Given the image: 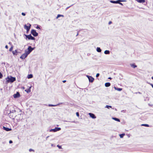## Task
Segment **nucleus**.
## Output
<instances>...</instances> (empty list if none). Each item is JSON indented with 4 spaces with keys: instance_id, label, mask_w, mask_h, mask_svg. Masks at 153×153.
Instances as JSON below:
<instances>
[{
    "instance_id": "obj_1",
    "label": "nucleus",
    "mask_w": 153,
    "mask_h": 153,
    "mask_svg": "<svg viewBox=\"0 0 153 153\" xmlns=\"http://www.w3.org/2000/svg\"><path fill=\"white\" fill-rule=\"evenodd\" d=\"M6 79L7 82H13L16 80V78L12 76H11L10 78H9L8 76Z\"/></svg>"
},
{
    "instance_id": "obj_2",
    "label": "nucleus",
    "mask_w": 153,
    "mask_h": 153,
    "mask_svg": "<svg viewBox=\"0 0 153 153\" xmlns=\"http://www.w3.org/2000/svg\"><path fill=\"white\" fill-rule=\"evenodd\" d=\"M125 1L124 0H118L116 1L110 0V2L114 4H119L120 2H124Z\"/></svg>"
},
{
    "instance_id": "obj_3",
    "label": "nucleus",
    "mask_w": 153,
    "mask_h": 153,
    "mask_svg": "<svg viewBox=\"0 0 153 153\" xmlns=\"http://www.w3.org/2000/svg\"><path fill=\"white\" fill-rule=\"evenodd\" d=\"M27 25H28V26H27L26 25H25L24 26V28L26 30L27 32L29 31L31 26V25L30 24L27 23Z\"/></svg>"
},
{
    "instance_id": "obj_4",
    "label": "nucleus",
    "mask_w": 153,
    "mask_h": 153,
    "mask_svg": "<svg viewBox=\"0 0 153 153\" xmlns=\"http://www.w3.org/2000/svg\"><path fill=\"white\" fill-rule=\"evenodd\" d=\"M34 48H32L31 46H29L28 48L27 51H26V52L27 53V54H29L33 50Z\"/></svg>"
},
{
    "instance_id": "obj_5",
    "label": "nucleus",
    "mask_w": 153,
    "mask_h": 153,
    "mask_svg": "<svg viewBox=\"0 0 153 153\" xmlns=\"http://www.w3.org/2000/svg\"><path fill=\"white\" fill-rule=\"evenodd\" d=\"M22 114H19L16 116V117L17 120H22Z\"/></svg>"
},
{
    "instance_id": "obj_6",
    "label": "nucleus",
    "mask_w": 153,
    "mask_h": 153,
    "mask_svg": "<svg viewBox=\"0 0 153 153\" xmlns=\"http://www.w3.org/2000/svg\"><path fill=\"white\" fill-rule=\"evenodd\" d=\"M31 33L34 36H36L38 35V33L36 32V30L33 29L31 30Z\"/></svg>"
},
{
    "instance_id": "obj_7",
    "label": "nucleus",
    "mask_w": 153,
    "mask_h": 153,
    "mask_svg": "<svg viewBox=\"0 0 153 153\" xmlns=\"http://www.w3.org/2000/svg\"><path fill=\"white\" fill-rule=\"evenodd\" d=\"M26 37L29 40H34L35 39V38L34 37L32 36L30 34L29 35H25Z\"/></svg>"
},
{
    "instance_id": "obj_8",
    "label": "nucleus",
    "mask_w": 153,
    "mask_h": 153,
    "mask_svg": "<svg viewBox=\"0 0 153 153\" xmlns=\"http://www.w3.org/2000/svg\"><path fill=\"white\" fill-rule=\"evenodd\" d=\"M28 55V54L26 52L25 53L23 54H22L21 56H20V58L22 59H25Z\"/></svg>"
},
{
    "instance_id": "obj_9",
    "label": "nucleus",
    "mask_w": 153,
    "mask_h": 153,
    "mask_svg": "<svg viewBox=\"0 0 153 153\" xmlns=\"http://www.w3.org/2000/svg\"><path fill=\"white\" fill-rule=\"evenodd\" d=\"M9 117L12 119H14V117H16L15 114L13 112L10 113L9 114Z\"/></svg>"
},
{
    "instance_id": "obj_10",
    "label": "nucleus",
    "mask_w": 153,
    "mask_h": 153,
    "mask_svg": "<svg viewBox=\"0 0 153 153\" xmlns=\"http://www.w3.org/2000/svg\"><path fill=\"white\" fill-rule=\"evenodd\" d=\"M87 76L89 79V82H92L94 81V79L92 77L88 75H87Z\"/></svg>"
},
{
    "instance_id": "obj_11",
    "label": "nucleus",
    "mask_w": 153,
    "mask_h": 153,
    "mask_svg": "<svg viewBox=\"0 0 153 153\" xmlns=\"http://www.w3.org/2000/svg\"><path fill=\"white\" fill-rule=\"evenodd\" d=\"M13 96L14 98H18L20 97V94L19 92H17L16 94H14Z\"/></svg>"
},
{
    "instance_id": "obj_12",
    "label": "nucleus",
    "mask_w": 153,
    "mask_h": 153,
    "mask_svg": "<svg viewBox=\"0 0 153 153\" xmlns=\"http://www.w3.org/2000/svg\"><path fill=\"white\" fill-rule=\"evenodd\" d=\"M89 115L90 117L92 118L93 119H95L96 118V117L93 114L91 113H89Z\"/></svg>"
},
{
    "instance_id": "obj_13",
    "label": "nucleus",
    "mask_w": 153,
    "mask_h": 153,
    "mask_svg": "<svg viewBox=\"0 0 153 153\" xmlns=\"http://www.w3.org/2000/svg\"><path fill=\"white\" fill-rule=\"evenodd\" d=\"M61 130V128H58L56 127L54 129H52V131L54 132H56L57 131H59Z\"/></svg>"
},
{
    "instance_id": "obj_14",
    "label": "nucleus",
    "mask_w": 153,
    "mask_h": 153,
    "mask_svg": "<svg viewBox=\"0 0 153 153\" xmlns=\"http://www.w3.org/2000/svg\"><path fill=\"white\" fill-rule=\"evenodd\" d=\"M31 86L29 87V88L27 89H26L25 90V91L27 93H29L31 91Z\"/></svg>"
},
{
    "instance_id": "obj_15",
    "label": "nucleus",
    "mask_w": 153,
    "mask_h": 153,
    "mask_svg": "<svg viewBox=\"0 0 153 153\" xmlns=\"http://www.w3.org/2000/svg\"><path fill=\"white\" fill-rule=\"evenodd\" d=\"M137 2L140 3H144L145 1V0H135Z\"/></svg>"
},
{
    "instance_id": "obj_16",
    "label": "nucleus",
    "mask_w": 153,
    "mask_h": 153,
    "mask_svg": "<svg viewBox=\"0 0 153 153\" xmlns=\"http://www.w3.org/2000/svg\"><path fill=\"white\" fill-rule=\"evenodd\" d=\"M111 84L110 82H106L105 84V86L106 87H108L110 86Z\"/></svg>"
},
{
    "instance_id": "obj_17",
    "label": "nucleus",
    "mask_w": 153,
    "mask_h": 153,
    "mask_svg": "<svg viewBox=\"0 0 153 153\" xmlns=\"http://www.w3.org/2000/svg\"><path fill=\"white\" fill-rule=\"evenodd\" d=\"M114 89L119 91H120L122 90V88H116V87H114Z\"/></svg>"
},
{
    "instance_id": "obj_18",
    "label": "nucleus",
    "mask_w": 153,
    "mask_h": 153,
    "mask_svg": "<svg viewBox=\"0 0 153 153\" xmlns=\"http://www.w3.org/2000/svg\"><path fill=\"white\" fill-rule=\"evenodd\" d=\"M3 128L6 131H9L11 130V129L10 128H6L4 127Z\"/></svg>"
},
{
    "instance_id": "obj_19",
    "label": "nucleus",
    "mask_w": 153,
    "mask_h": 153,
    "mask_svg": "<svg viewBox=\"0 0 153 153\" xmlns=\"http://www.w3.org/2000/svg\"><path fill=\"white\" fill-rule=\"evenodd\" d=\"M12 53L14 55H17V52L16 50H15V51H12Z\"/></svg>"
},
{
    "instance_id": "obj_20",
    "label": "nucleus",
    "mask_w": 153,
    "mask_h": 153,
    "mask_svg": "<svg viewBox=\"0 0 153 153\" xmlns=\"http://www.w3.org/2000/svg\"><path fill=\"white\" fill-rule=\"evenodd\" d=\"M131 66L134 68H135L137 67V66L135 65L134 64H131L130 65Z\"/></svg>"
},
{
    "instance_id": "obj_21",
    "label": "nucleus",
    "mask_w": 153,
    "mask_h": 153,
    "mask_svg": "<svg viewBox=\"0 0 153 153\" xmlns=\"http://www.w3.org/2000/svg\"><path fill=\"white\" fill-rule=\"evenodd\" d=\"M33 76L32 74H30L28 75L27 76V78L28 79L31 78L33 77Z\"/></svg>"
},
{
    "instance_id": "obj_22",
    "label": "nucleus",
    "mask_w": 153,
    "mask_h": 153,
    "mask_svg": "<svg viewBox=\"0 0 153 153\" xmlns=\"http://www.w3.org/2000/svg\"><path fill=\"white\" fill-rule=\"evenodd\" d=\"M97 51L98 52H100L101 51V50L100 48L97 47Z\"/></svg>"
},
{
    "instance_id": "obj_23",
    "label": "nucleus",
    "mask_w": 153,
    "mask_h": 153,
    "mask_svg": "<svg viewBox=\"0 0 153 153\" xmlns=\"http://www.w3.org/2000/svg\"><path fill=\"white\" fill-rule=\"evenodd\" d=\"M104 53L105 54H109L110 53V51L108 50H105L104 51Z\"/></svg>"
},
{
    "instance_id": "obj_24",
    "label": "nucleus",
    "mask_w": 153,
    "mask_h": 153,
    "mask_svg": "<svg viewBox=\"0 0 153 153\" xmlns=\"http://www.w3.org/2000/svg\"><path fill=\"white\" fill-rule=\"evenodd\" d=\"M60 17H64V16L63 15H62L60 14H58L57 15L56 19H58V18Z\"/></svg>"
},
{
    "instance_id": "obj_25",
    "label": "nucleus",
    "mask_w": 153,
    "mask_h": 153,
    "mask_svg": "<svg viewBox=\"0 0 153 153\" xmlns=\"http://www.w3.org/2000/svg\"><path fill=\"white\" fill-rule=\"evenodd\" d=\"M113 119L114 120L117 121L118 122H120V120L118 118L115 117H114L113 118Z\"/></svg>"
},
{
    "instance_id": "obj_26",
    "label": "nucleus",
    "mask_w": 153,
    "mask_h": 153,
    "mask_svg": "<svg viewBox=\"0 0 153 153\" xmlns=\"http://www.w3.org/2000/svg\"><path fill=\"white\" fill-rule=\"evenodd\" d=\"M125 135V134H120V138H123Z\"/></svg>"
},
{
    "instance_id": "obj_27",
    "label": "nucleus",
    "mask_w": 153,
    "mask_h": 153,
    "mask_svg": "<svg viewBox=\"0 0 153 153\" xmlns=\"http://www.w3.org/2000/svg\"><path fill=\"white\" fill-rule=\"evenodd\" d=\"M141 126H145L146 127H149V126L147 124H142L141 125Z\"/></svg>"
},
{
    "instance_id": "obj_28",
    "label": "nucleus",
    "mask_w": 153,
    "mask_h": 153,
    "mask_svg": "<svg viewBox=\"0 0 153 153\" xmlns=\"http://www.w3.org/2000/svg\"><path fill=\"white\" fill-rule=\"evenodd\" d=\"M105 107L107 108H111V106L107 105Z\"/></svg>"
},
{
    "instance_id": "obj_29",
    "label": "nucleus",
    "mask_w": 153,
    "mask_h": 153,
    "mask_svg": "<svg viewBox=\"0 0 153 153\" xmlns=\"http://www.w3.org/2000/svg\"><path fill=\"white\" fill-rule=\"evenodd\" d=\"M57 146V147H58L59 148V149H62L61 146H59V145H58Z\"/></svg>"
},
{
    "instance_id": "obj_30",
    "label": "nucleus",
    "mask_w": 153,
    "mask_h": 153,
    "mask_svg": "<svg viewBox=\"0 0 153 153\" xmlns=\"http://www.w3.org/2000/svg\"><path fill=\"white\" fill-rule=\"evenodd\" d=\"M13 49V47L12 46L9 49V51H12Z\"/></svg>"
},
{
    "instance_id": "obj_31",
    "label": "nucleus",
    "mask_w": 153,
    "mask_h": 153,
    "mask_svg": "<svg viewBox=\"0 0 153 153\" xmlns=\"http://www.w3.org/2000/svg\"><path fill=\"white\" fill-rule=\"evenodd\" d=\"M29 151L30 152H32V151H33V152H34V150L32 149H29Z\"/></svg>"
},
{
    "instance_id": "obj_32",
    "label": "nucleus",
    "mask_w": 153,
    "mask_h": 153,
    "mask_svg": "<svg viewBox=\"0 0 153 153\" xmlns=\"http://www.w3.org/2000/svg\"><path fill=\"white\" fill-rule=\"evenodd\" d=\"M76 116L78 117H79V112H77L76 113Z\"/></svg>"
},
{
    "instance_id": "obj_33",
    "label": "nucleus",
    "mask_w": 153,
    "mask_h": 153,
    "mask_svg": "<svg viewBox=\"0 0 153 153\" xmlns=\"http://www.w3.org/2000/svg\"><path fill=\"white\" fill-rule=\"evenodd\" d=\"M3 76V75L0 72V79Z\"/></svg>"
},
{
    "instance_id": "obj_34",
    "label": "nucleus",
    "mask_w": 153,
    "mask_h": 153,
    "mask_svg": "<svg viewBox=\"0 0 153 153\" xmlns=\"http://www.w3.org/2000/svg\"><path fill=\"white\" fill-rule=\"evenodd\" d=\"M99 75H100L99 74V73H97V74H96V76L97 77H98V76H99Z\"/></svg>"
},
{
    "instance_id": "obj_35",
    "label": "nucleus",
    "mask_w": 153,
    "mask_h": 153,
    "mask_svg": "<svg viewBox=\"0 0 153 153\" xmlns=\"http://www.w3.org/2000/svg\"><path fill=\"white\" fill-rule=\"evenodd\" d=\"M22 15H23V16H25V13H22Z\"/></svg>"
},
{
    "instance_id": "obj_36",
    "label": "nucleus",
    "mask_w": 153,
    "mask_h": 153,
    "mask_svg": "<svg viewBox=\"0 0 153 153\" xmlns=\"http://www.w3.org/2000/svg\"><path fill=\"white\" fill-rule=\"evenodd\" d=\"M36 28L37 29H40V27H39V26H37L36 27Z\"/></svg>"
},
{
    "instance_id": "obj_37",
    "label": "nucleus",
    "mask_w": 153,
    "mask_h": 153,
    "mask_svg": "<svg viewBox=\"0 0 153 153\" xmlns=\"http://www.w3.org/2000/svg\"><path fill=\"white\" fill-rule=\"evenodd\" d=\"M5 48H6V49H8V47L7 45H6L5 46Z\"/></svg>"
},
{
    "instance_id": "obj_38",
    "label": "nucleus",
    "mask_w": 153,
    "mask_h": 153,
    "mask_svg": "<svg viewBox=\"0 0 153 153\" xmlns=\"http://www.w3.org/2000/svg\"><path fill=\"white\" fill-rule=\"evenodd\" d=\"M119 4H120L122 6H123V4L121 3H120H120H119Z\"/></svg>"
},
{
    "instance_id": "obj_39",
    "label": "nucleus",
    "mask_w": 153,
    "mask_h": 153,
    "mask_svg": "<svg viewBox=\"0 0 153 153\" xmlns=\"http://www.w3.org/2000/svg\"><path fill=\"white\" fill-rule=\"evenodd\" d=\"M13 143V142H12V140H10V141H9V143Z\"/></svg>"
},
{
    "instance_id": "obj_40",
    "label": "nucleus",
    "mask_w": 153,
    "mask_h": 153,
    "mask_svg": "<svg viewBox=\"0 0 153 153\" xmlns=\"http://www.w3.org/2000/svg\"><path fill=\"white\" fill-rule=\"evenodd\" d=\"M112 23V22L111 21H110L109 22V25H110V24H111V23Z\"/></svg>"
},
{
    "instance_id": "obj_41",
    "label": "nucleus",
    "mask_w": 153,
    "mask_h": 153,
    "mask_svg": "<svg viewBox=\"0 0 153 153\" xmlns=\"http://www.w3.org/2000/svg\"><path fill=\"white\" fill-rule=\"evenodd\" d=\"M150 85L152 86V87L153 88V84H150Z\"/></svg>"
},
{
    "instance_id": "obj_42",
    "label": "nucleus",
    "mask_w": 153,
    "mask_h": 153,
    "mask_svg": "<svg viewBox=\"0 0 153 153\" xmlns=\"http://www.w3.org/2000/svg\"><path fill=\"white\" fill-rule=\"evenodd\" d=\"M21 88H22V89H23V90H24V89H25V88L24 87H22Z\"/></svg>"
},
{
    "instance_id": "obj_43",
    "label": "nucleus",
    "mask_w": 153,
    "mask_h": 153,
    "mask_svg": "<svg viewBox=\"0 0 153 153\" xmlns=\"http://www.w3.org/2000/svg\"><path fill=\"white\" fill-rule=\"evenodd\" d=\"M55 105H49V106H54Z\"/></svg>"
},
{
    "instance_id": "obj_44",
    "label": "nucleus",
    "mask_w": 153,
    "mask_h": 153,
    "mask_svg": "<svg viewBox=\"0 0 153 153\" xmlns=\"http://www.w3.org/2000/svg\"><path fill=\"white\" fill-rule=\"evenodd\" d=\"M66 81L65 80H63V81L62 82H63V83H65L66 82Z\"/></svg>"
},
{
    "instance_id": "obj_45",
    "label": "nucleus",
    "mask_w": 153,
    "mask_h": 153,
    "mask_svg": "<svg viewBox=\"0 0 153 153\" xmlns=\"http://www.w3.org/2000/svg\"><path fill=\"white\" fill-rule=\"evenodd\" d=\"M108 79H111V77H109L108 78Z\"/></svg>"
},
{
    "instance_id": "obj_46",
    "label": "nucleus",
    "mask_w": 153,
    "mask_h": 153,
    "mask_svg": "<svg viewBox=\"0 0 153 153\" xmlns=\"http://www.w3.org/2000/svg\"><path fill=\"white\" fill-rule=\"evenodd\" d=\"M152 79L153 80V76L152 77Z\"/></svg>"
}]
</instances>
